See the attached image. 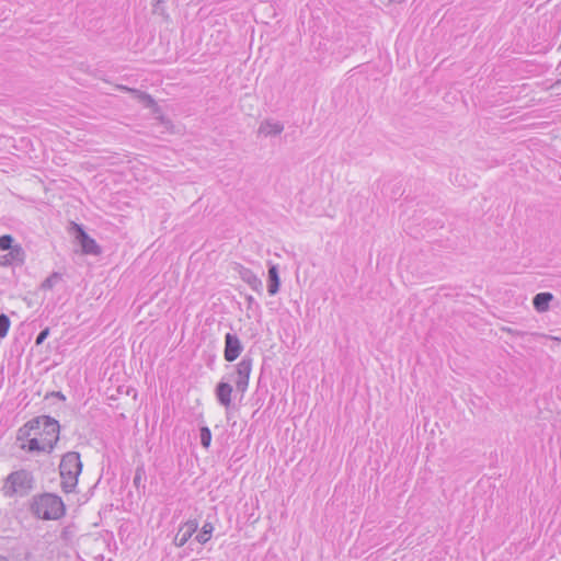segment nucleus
Returning <instances> with one entry per match:
<instances>
[{
	"label": "nucleus",
	"mask_w": 561,
	"mask_h": 561,
	"mask_svg": "<svg viewBox=\"0 0 561 561\" xmlns=\"http://www.w3.org/2000/svg\"><path fill=\"white\" fill-rule=\"evenodd\" d=\"M31 431H34L35 436H41L42 440L47 443L48 448H55L59 440L60 425L57 420L48 415H41L30 420L22 428H20L19 438L21 435L30 436Z\"/></svg>",
	"instance_id": "obj_1"
},
{
	"label": "nucleus",
	"mask_w": 561,
	"mask_h": 561,
	"mask_svg": "<svg viewBox=\"0 0 561 561\" xmlns=\"http://www.w3.org/2000/svg\"><path fill=\"white\" fill-rule=\"evenodd\" d=\"M30 511L37 518L57 520L65 515L66 507L60 496L54 493H43L33 496Z\"/></svg>",
	"instance_id": "obj_2"
},
{
	"label": "nucleus",
	"mask_w": 561,
	"mask_h": 561,
	"mask_svg": "<svg viewBox=\"0 0 561 561\" xmlns=\"http://www.w3.org/2000/svg\"><path fill=\"white\" fill-rule=\"evenodd\" d=\"M35 486L33 473L26 469L12 471L4 480L2 494L5 497H24L28 495Z\"/></svg>",
	"instance_id": "obj_3"
},
{
	"label": "nucleus",
	"mask_w": 561,
	"mask_h": 561,
	"mask_svg": "<svg viewBox=\"0 0 561 561\" xmlns=\"http://www.w3.org/2000/svg\"><path fill=\"white\" fill-rule=\"evenodd\" d=\"M81 471L82 462L79 453L68 451L62 456L59 465V473L61 478L60 486L65 493H70L76 490L78 477Z\"/></svg>",
	"instance_id": "obj_4"
},
{
	"label": "nucleus",
	"mask_w": 561,
	"mask_h": 561,
	"mask_svg": "<svg viewBox=\"0 0 561 561\" xmlns=\"http://www.w3.org/2000/svg\"><path fill=\"white\" fill-rule=\"evenodd\" d=\"M252 366L253 358L249 355L243 356L242 359L234 366L237 376L234 379L236 389L241 394H244L248 390Z\"/></svg>",
	"instance_id": "obj_5"
},
{
	"label": "nucleus",
	"mask_w": 561,
	"mask_h": 561,
	"mask_svg": "<svg viewBox=\"0 0 561 561\" xmlns=\"http://www.w3.org/2000/svg\"><path fill=\"white\" fill-rule=\"evenodd\" d=\"M243 350V345L237 334L227 333L225 335L224 358L231 363L236 360Z\"/></svg>",
	"instance_id": "obj_6"
},
{
	"label": "nucleus",
	"mask_w": 561,
	"mask_h": 561,
	"mask_svg": "<svg viewBox=\"0 0 561 561\" xmlns=\"http://www.w3.org/2000/svg\"><path fill=\"white\" fill-rule=\"evenodd\" d=\"M233 271L237 272L240 278L244 283H247L254 291H256L257 294H262V280L250 268L239 263H236L233 266Z\"/></svg>",
	"instance_id": "obj_7"
},
{
	"label": "nucleus",
	"mask_w": 561,
	"mask_h": 561,
	"mask_svg": "<svg viewBox=\"0 0 561 561\" xmlns=\"http://www.w3.org/2000/svg\"><path fill=\"white\" fill-rule=\"evenodd\" d=\"M77 228V239L79 240L81 244L82 252L85 254H92L98 255L101 253V248L95 242L94 239H92L83 229L81 226L76 225Z\"/></svg>",
	"instance_id": "obj_8"
},
{
	"label": "nucleus",
	"mask_w": 561,
	"mask_h": 561,
	"mask_svg": "<svg viewBox=\"0 0 561 561\" xmlns=\"http://www.w3.org/2000/svg\"><path fill=\"white\" fill-rule=\"evenodd\" d=\"M198 523L196 519H191L185 522L178 530L174 537V545L176 547H183L188 539L193 536V534L197 530Z\"/></svg>",
	"instance_id": "obj_9"
},
{
	"label": "nucleus",
	"mask_w": 561,
	"mask_h": 561,
	"mask_svg": "<svg viewBox=\"0 0 561 561\" xmlns=\"http://www.w3.org/2000/svg\"><path fill=\"white\" fill-rule=\"evenodd\" d=\"M233 388L229 382L219 381L215 388L216 399L220 405L228 409L231 405V394Z\"/></svg>",
	"instance_id": "obj_10"
},
{
	"label": "nucleus",
	"mask_w": 561,
	"mask_h": 561,
	"mask_svg": "<svg viewBox=\"0 0 561 561\" xmlns=\"http://www.w3.org/2000/svg\"><path fill=\"white\" fill-rule=\"evenodd\" d=\"M280 286V279L278 274V266L276 264H268V279H267V291L271 296L278 293Z\"/></svg>",
	"instance_id": "obj_11"
},
{
	"label": "nucleus",
	"mask_w": 561,
	"mask_h": 561,
	"mask_svg": "<svg viewBox=\"0 0 561 561\" xmlns=\"http://www.w3.org/2000/svg\"><path fill=\"white\" fill-rule=\"evenodd\" d=\"M284 130V125L279 122L266 119L261 123L259 133L265 136H276Z\"/></svg>",
	"instance_id": "obj_12"
},
{
	"label": "nucleus",
	"mask_w": 561,
	"mask_h": 561,
	"mask_svg": "<svg viewBox=\"0 0 561 561\" xmlns=\"http://www.w3.org/2000/svg\"><path fill=\"white\" fill-rule=\"evenodd\" d=\"M553 299V295L551 293L545 291L537 294L533 299L534 308L538 312H545L549 308L550 301Z\"/></svg>",
	"instance_id": "obj_13"
},
{
	"label": "nucleus",
	"mask_w": 561,
	"mask_h": 561,
	"mask_svg": "<svg viewBox=\"0 0 561 561\" xmlns=\"http://www.w3.org/2000/svg\"><path fill=\"white\" fill-rule=\"evenodd\" d=\"M23 449H26L27 451H44V453H51L53 448H48L47 443L43 442L42 438L33 437L27 440L26 445H22Z\"/></svg>",
	"instance_id": "obj_14"
},
{
	"label": "nucleus",
	"mask_w": 561,
	"mask_h": 561,
	"mask_svg": "<svg viewBox=\"0 0 561 561\" xmlns=\"http://www.w3.org/2000/svg\"><path fill=\"white\" fill-rule=\"evenodd\" d=\"M130 94L139 102L141 103L145 107L147 108H153V107H157V103L156 101L153 100V98L144 92V91H140L138 89L136 90H130Z\"/></svg>",
	"instance_id": "obj_15"
},
{
	"label": "nucleus",
	"mask_w": 561,
	"mask_h": 561,
	"mask_svg": "<svg viewBox=\"0 0 561 561\" xmlns=\"http://www.w3.org/2000/svg\"><path fill=\"white\" fill-rule=\"evenodd\" d=\"M213 531H214L213 524L209 523V522H206L203 525V527H202L201 531L198 533V535L195 537V539L199 543L204 545V543H206V542H208L210 540Z\"/></svg>",
	"instance_id": "obj_16"
},
{
	"label": "nucleus",
	"mask_w": 561,
	"mask_h": 561,
	"mask_svg": "<svg viewBox=\"0 0 561 561\" xmlns=\"http://www.w3.org/2000/svg\"><path fill=\"white\" fill-rule=\"evenodd\" d=\"M8 255L13 262L23 263L24 261V251L21 245H14Z\"/></svg>",
	"instance_id": "obj_17"
},
{
	"label": "nucleus",
	"mask_w": 561,
	"mask_h": 561,
	"mask_svg": "<svg viewBox=\"0 0 561 561\" xmlns=\"http://www.w3.org/2000/svg\"><path fill=\"white\" fill-rule=\"evenodd\" d=\"M10 319L5 313H0V339L7 336L8 331L10 329Z\"/></svg>",
	"instance_id": "obj_18"
},
{
	"label": "nucleus",
	"mask_w": 561,
	"mask_h": 561,
	"mask_svg": "<svg viewBox=\"0 0 561 561\" xmlns=\"http://www.w3.org/2000/svg\"><path fill=\"white\" fill-rule=\"evenodd\" d=\"M201 444L203 447L208 448L211 442V432L207 426L201 428Z\"/></svg>",
	"instance_id": "obj_19"
},
{
	"label": "nucleus",
	"mask_w": 561,
	"mask_h": 561,
	"mask_svg": "<svg viewBox=\"0 0 561 561\" xmlns=\"http://www.w3.org/2000/svg\"><path fill=\"white\" fill-rule=\"evenodd\" d=\"M144 478H145V469H144V467H137L136 471H135V476H134V481H133L134 485L137 489H140L141 486L142 488L145 486L142 484Z\"/></svg>",
	"instance_id": "obj_20"
},
{
	"label": "nucleus",
	"mask_w": 561,
	"mask_h": 561,
	"mask_svg": "<svg viewBox=\"0 0 561 561\" xmlns=\"http://www.w3.org/2000/svg\"><path fill=\"white\" fill-rule=\"evenodd\" d=\"M13 241L14 240L10 234L1 236L0 237V250H2V251L11 250L12 248H14L12 245Z\"/></svg>",
	"instance_id": "obj_21"
},
{
	"label": "nucleus",
	"mask_w": 561,
	"mask_h": 561,
	"mask_svg": "<svg viewBox=\"0 0 561 561\" xmlns=\"http://www.w3.org/2000/svg\"><path fill=\"white\" fill-rule=\"evenodd\" d=\"M60 278L59 274L58 273H53L49 277H47L43 284H42V288L43 289H51L56 282Z\"/></svg>",
	"instance_id": "obj_22"
},
{
	"label": "nucleus",
	"mask_w": 561,
	"mask_h": 561,
	"mask_svg": "<svg viewBox=\"0 0 561 561\" xmlns=\"http://www.w3.org/2000/svg\"><path fill=\"white\" fill-rule=\"evenodd\" d=\"M163 3H164V0H154V2L152 4V7H153L152 12L154 14L167 16Z\"/></svg>",
	"instance_id": "obj_23"
},
{
	"label": "nucleus",
	"mask_w": 561,
	"mask_h": 561,
	"mask_svg": "<svg viewBox=\"0 0 561 561\" xmlns=\"http://www.w3.org/2000/svg\"><path fill=\"white\" fill-rule=\"evenodd\" d=\"M49 335V328L42 330L36 336L35 344L41 345Z\"/></svg>",
	"instance_id": "obj_24"
},
{
	"label": "nucleus",
	"mask_w": 561,
	"mask_h": 561,
	"mask_svg": "<svg viewBox=\"0 0 561 561\" xmlns=\"http://www.w3.org/2000/svg\"><path fill=\"white\" fill-rule=\"evenodd\" d=\"M16 561H32V553L25 550L22 554L16 557Z\"/></svg>",
	"instance_id": "obj_25"
},
{
	"label": "nucleus",
	"mask_w": 561,
	"mask_h": 561,
	"mask_svg": "<svg viewBox=\"0 0 561 561\" xmlns=\"http://www.w3.org/2000/svg\"><path fill=\"white\" fill-rule=\"evenodd\" d=\"M502 330H503V331H505V332H507L508 334H513V335H523V333H522V332L516 331V330H514V329H512V328H503Z\"/></svg>",
	"instance_id": "obj_26"
},
{
	"label": "nucleus",
	"mask_w": 561,
	"mask_h": 561,
	"mask_svg": "<svg viewBox=\"0 0 561 561\" xmlns=\"http://www.w3.org/2000/svg\"><path fill=\"white\" fill-rule=\"evenodd\" d=\"M117 89H119L121 91L128 92V93H130V90H135L134 88H129L126 85H117Z\"/></svg>",
	"instance_id": "obj_27"
},
{
	"label": "nucleus",
	"mask_w": 561,
	"mask_h": 561,
	"mask_svg": "<svg viewBox=\"0 0 561 561\" xmlns=\"http://www.w3.org/2000/svg\"><path fill=\"white\" fill-rule=\"evenodd\" d=\"M247 302H248V306H249V308H250V307L252 306V304H254V302H255V300H254V298H253L252 296H248V297H247Z\"/></svg>",
	"instance_id": "obj_28"
},
{
	"label": "nucleus",
	"mask_w": 561,
	"mask_h": 561,
	"mask_svg": "<svg viewBox=\"0 0 561 561\" xmlns=\"http://www.w3.org/2000/svg\"><path fill=\"white\" fill-rule=\"evenodd\" d=\"M53 394L56 396V398L65 400V396L61 392H53Z\"/></svg>",
	"instance_id": "obj_29"
},
{
	"label": "nucleus",
	"mask_w": 561,
	"mask_h": 561,
	"mask_svg": "<svg viewBox=\"0 0 561 561\" xmlns=\"http://www.w3.org/2000/svg\"><path fill=\"white\" fill-rule=\"evenodd\" d=\"M390 1H391V2H393V3H401V2H403L404 0H390Z\"/></svg>",
	"instance_id": "obj_30"
},
{
	"label": "nucleus",
	"mask_w": 561,
	"mask_h": 561,
	"mask_svg": "<svg viewBox=\"0 0 561 561\" xmlns=\"http://www.w3.org/2000/svg\"><path fill=\"white\" fill-rule=\"evenodd\" d=\"M0 561H9L4 556H0Z\"/></svg>",
	"instance_id": "obj_31"
},
{
	"label": "nucleus",
	"mask_w": 561,
	"mask_h": 561,
	"mask_svg": "<svg viewBox=\"0 0 561 561\" xmlns=\"http://www.w3.org/2000/svg\"><path fill=\"white\" fill-rule=\"evenodd\" d=\"M561 82L560 81H556V83L552 85V88H556L557 85H559Z\"/></svg>",
	"instance_id": "obj_32"
}]
</instances>
